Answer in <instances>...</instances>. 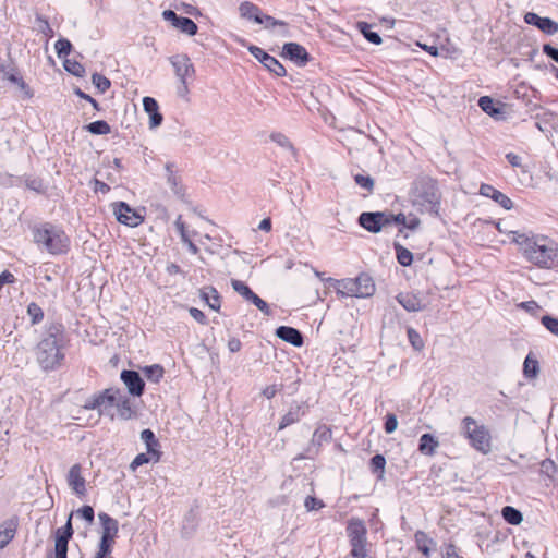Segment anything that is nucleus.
Instances as JSON below:
<instances>
[{
	"label": "nucleus",
	"mask_w": 558,
	"mask_h": 558,
	"mask_svg": "<svg viewBox=\"0 0 558 558\" xmlns=\"http://www.w3.org/2000/svg\"><path fill=\"white\" fill-rule=\"evenodd\" d=\"M269 72L281 77L287 74L284 66L272 56H269L262 63Z\"/></svg>",
	"instance_id": "nucleus-37"
},
{
	"label": "nucleus",
	"mask_w": 558,
	"mask_h": 558,
	"mask_svg": "<svg viewBox=\"0 0 558 558\" xmlns=\"http://www.w3.org/2000/svg\"><path fill=\"white\" fill-rule=\"evenodd\" d=\"M98 519L101 525V536L98 549L112 553L114 539L119 532V523L106 512L98 513Z\"/></svg>",
	"instance_id": "nucleus-8"
},
{
	"label": "nucleus",
	"mask_w": 558,
	"mask_h": 558,
	"mask_svg": "<svg viewBox=\"0 0 558 558\" xmlns=\"http://www.w3.org/2000/svg\"><path fill=\"white\" fill-rule=\"evenodd\" d=\"M386 218L388 220L387 226L396 223V225H403L405 227L407 217L402 213L397 214V215H393L391 213H386Z\"/></svg>",
	"instance_id": "nucleus-59"
},
{
	"label": "nucleus",
	"mask_w": 558,
	"mask_h": 558,
	"mask_svg": "<svg viewBox=\"0 0 558 558\" xmlns=\"http://www.w3.org/2000/svg\"><path fill=\"white\" fill-rule=\"evenodd\" d=\"M513 242L524 258L539 268L558 267V244L547 236L514 231Z\"/></svg>",
	"instance_id": "nucleus-1"
},
{
	"label": "nucleus",
	"mask_w": 558,
	"mask_h": 558,
	"mask_svg": "<svg viewBox=\"0 0 558 558\" xmlns=\"http://www.w3.org/2000/svg\"><path fill=\"white\" fill-rule=\"evenodd\" d=\"M398 427V420L393 413H388L385 417L384 429L387 434H392Z\"/></svg>",
	"instance_id": "nucleus-54"
},
{
	"label": "nucleus",
	"mask_w": 558,
	"mask_h": 558,
	"mask_svg": "<svg viewBox=\"0 0 558 558\" xmlns=\"http://www.w3.org/2000/svg\"><path fill=\"white\" fill-rule=\"evenodd\" d=\"M541 323L548 331L558 336V318L553 317L550 315H544L541 318Z\"/></svg>",
	"instance_id": "nucleus-49"
},
{
	"label": "nucleus",
	"mask_w": 558,
	"mask_h": 558,
	"mask_svg": "<svg viewBox=\"0 0 558 558\" xmlns=\"http://www.w3.org/2000/svg\"><path fill=\"white\" fill-rule=\"evenodd\" d=\"M414 205L422 207L430 214L438 215L440 208V193L435 180L422 177L415 180L412 187Z\"/></svg>",
	"instance_id": "nucleus-4"
},
{
	"label": "nucleus",
	"mask_w": 558,
	"mask_h": 558,
	"mask_svg": "<svg viewBox=\"0 0 558 558\" xmlns=\"http://www.w3.org/2000/svg\"><path fill=\"white\" fill-rule=\"evenodd\" d=\"M504 520L512 525H518L523 521V514L520 510L511 506H505L501 510Z\"/></svg>",
	"instance_id": "nucleus-32"
},
{
	"label": "nucleus",
	"mask_w": 558,
	"mask_h": 558,
	"mask_svg": "<svg viewBox=\"0 0 558 558\" xmlns=\"http://www.w3.org/2000/svg\"><path fill=\"white\" fill-rule=\"evenodd\" d=\"M202 299L214 311H219L221 306L220 295L214 287H207L202 291Z\"/></svg>",
	"instance_id": "nucleus-29"
},
{
	"label": "nucleus",
	"mask_w": 558,
	"mask_h": 558,
	"mask_svg": "<svg viewBox=\"0 0 558 558\" xmlns=\"http://www.w3.org/2000/svg\"><path fill=\"white\" fill-rule=\"evenodd\" d=\"M478 107L488 116L498 118L502 113L501 109L495 104L494 99L489 96H482L478 99Z\"/></svg>",
	"instance_id": "nucleus-31"
},
{
	"label": "nucleus",
	"mask_w": 558,
	"mask_h": 558,
	"mask_svg": "<svg viewBox=\"0 0 558 558\" xmlns=\"http://www.w3.org/2000/svg\"><path fill=\"white\" fill-rule=\"evenodd\" d=\"M143 107L145 112L149 116V128L155 129L161 125L163 121L162 114L159 112V106L155 98L144 97Z\"/></svg>",
	"instance_id": "nucleus-20"
},
{
	"label": "nucleus",
	"mask_w": 558,
	"mask_h": 558,
	"mask_svg": "<svg viewBox=\"0 0 558 558\" xmlns=\"http://www.w3.org/2000/svg\"><path fill=\"white\" fill-rule=\"evenodd\" d=\"M276 336L294 347L303 345L304 338L300 330L290 326H280L276 329Z\"/></svg>",
	"instance_id": "nucleus-25"
},
{
	"label": "nucleus",
	"mask_w": 558,
	"mask_h": 558,
	"mask_svg": "<svg viewBox=\"0 0 558 558\" xmlns=\"http://www.w3.org/2000/svg\"><path fill=\"white\" fill-rule=\"evenodd\" d=\"M442 558H461V557L458 555L456 546L450 544L447 546Z\"/></svg>",
	"instance_id": "nucleus-64"
},
{
	"label": "nucleus",
	"mask_w": 558,
	"mask_h": 558,
	"mask_svg": "<svg viewBox=\"0 0 558 558\" xmlns=\"http://www.w3.org/2000/svg\"><path fill=\"white\" fill-rule=\"evenodd\" d=\"M345 531L351 546L349 556L353 558H367V529L364 521L356 518L350 519Z\"/></svg>",
	"instance_id": "nucleus-6"
},
{
	"label": "nucleus",
	"mask_w": 558,
	"mask_h": 558,
	"mask_svg": "<svg viewBox=\"0 0 558 558\" xmlns=\"http://www.w3.org/2000/svg\"><path fill=\"white\" fill-rule=\"evenodd\" d=\"M357 220L361 227L372 233H378L388 222L386 211H364Z\"/></svg>",
	"instance_id": "nucleus-13"
},
{
	"label": "nucleus",
	"mask_w": 558,
	"mask_h": 558,
	"mask_svg": "<svg viewBox=\"0 0 558 558\" xmlns=\"http://www.w3.org/2000/svg\"><path fill=\"white\" fill-rule=\"evenodd\" d=\"M72 515L70 513L64 526L59 527L54 535V558H68V544L73 536Z\"/></svg>",
	"instance_id": "nucleus-9"
},
{
	"label": "nucleus",
	"mask_w": 558,
	"mask_h": 558,
	"mask_svg": "<svg viewBox=\"0 0 558 558\" xmlns=\"http://www.w3.org/2000/svg\"><path fill=\"white\" fill-rule=\"evenodd\" d=\"M114 215L120 223L132 228L140 226L144 221V217L125 202L116 204Z\"/></svg>",
	"instance_id": "nucleus-12"
},
{
	"label": "nucleus",
	"mask_w": 558,
	"mask_h": 558,
	"mask_svg": "<svg viewBox=\"0 0 558 558\" xmlns=\"http://www.w3.org/2000/svg\"><path fill=\"white\" fill-rule=\"evenodd\" d=\"M239 11L242 17L253 20L257 24H263V13L256 4L244 1L240 4Z\"/></svg>",
	"instance_id": "nucleus-27"
},
{
	"label": "nucleus",
	"mask_w": 558,
	"mask_h": 558,
	"mask_svg": "<svg viewBox=\"0 0 558 558\" xmlns=\"http://www.w3.org/2000/svg\"><path fill=\"white\" fill-rule=\"evenodd\" d=\"M386 459L383 454H375L371 458L369 466L372 472L379 473L378 478H383L385 472Z\"/></svg>",
	"instance_id": "nucleus-42"
},
{
	"label": "nucleus",
	"mask_w": 558,
	"mask_h": 558,
	"mask_svg": "<svg viewBox=\"0 0 558 558\" xmlns=\"http://www.w3.org/2000/svg\"><path fill=\"white\" fill-rule=\"evenodd\" d=\"M143 372L145 377L153 383H159L163 377V368L158 364L146 366Z\"/></svg>",
	"instance_id": "nucleus-39"
},
{
	"label": "nucleus",
	"mask_w": 558,
	"mask_h": 558,
	"mask_svg": "<svg viewBox=\"0 0 558 558\" xmlns=\"http://www.w3.org/2000/svg\"><path fill=\"white\" fill-rule=\"evenodd\" d=\"M27 315L31 318V324L32 325H37V324H39L44 319V311L35 302H31L27 305Z\"/></svg>",
	"instance_id": "nucleus-41"
},
{
	"label": "nucleus",
	"mask_w": 558,
	"mask_h": 558,
	"mask_svg": "<svg viewBox=\"0 0 558 558\" xmlns=\"http://www.w3.org/2000/svg\"><path fill=\"white\" fill-rule=\"evenodd\" d=\"M33 242L40 251L52 255L66 253L70 246V239L63 229L51 222H41L31 228Z\"/></svg>",
	"instance_id": "nucleus-3"
},
{
	"label": "nucleus",
	"mask_w": 558,
	"mask_h": 558,
	"mask_svg": "<svg viewBox=\"0 0 558 558\" xmlns=\"http://www.w3.org/2000/svg\"><path fill=\"white\" fill-rule=\"evenodd\" d=\"M189 312H190V315H191V316H192L196 322H198L199 324H202V325H206V324H207V318H206L205 314H204L201 310H198V308H196V307H191V308L189 310Z\"/></svg>",
	"instance_id": "nucleus-61"
},
{
	"label": "nucleus",
	"mask_w": 558,
	"mask_h": 558,
	"mask_svg": "<svg viewBox=\"0 0 558 558\" xmlns=\"http://www.w3.org/2000/svg\"><path fill=\"white\" fill-rule=\"evenodd\" d=\"M328 283L337 289V294L355 298H369L375 292V283L373 278L367 274H361L356 278L337 280L333 278L327 279Z\"/></svg>",
	"instance_id": "nucleus-5"
},
{
	"label": "nucleus",
	"mask_w": 558,
	"mask_h": 558,
	"mask_svg": "<svg viewBox=\"0 0 558 558\" xmlns=\"http://www.w3.org/2000/svg\"><path fill=\"white\" fill-rule=\"evenodd\" d=\"M170 63L172 64L175 75L180 80V83L183 85L184 90L187 89L186 78L193 76L195 73V69L193 63L191 62L187 54H175L170 58Z\"/></svg>",
	"instance_id": "nucleus-11"
},
{
	"label": "nucleus",
	"mask_w": 558,
	"mask_h": 558,
	"mask_svg": "<svg viewBox=\"0 0 558 558\" xmlns=\"http://www.w3.org/2000/svg\"><path fill=\"white\" fill-rule=\"evenodd\" d=\"M153 457L148 453H138L130 464V469L135 471L138 466L148 463Z\"/></svg>",
	"instance_id": "nucleus-56"
},
{
	"label": "nucleus",
	"mask_w": 558,
	"mask_h": 558,
	"mask_svg": "<svg viewBox=\"0 0 558 558\" xmlns=\"http://www.w3.org/2000/svg\"><path fill=\"white\" fill-rule=\"evenodd\" d=\"M63 65L64 69L74 76L82 77L85 73L84 66L75 60L65 59Z\"/></svg>",
	"instance_id": "nucleus-45"
},
{
	"label": "nucleus",
	"mask_w": 558,
	"mask_h": 558,
	"mask_svg": "<svg viewBox=\"0 0 558 558\" xmlns=\"http://www.w3.org/2000/svg\"><path fill=\"white\" fill-rule=\"evenodd\" d=\"M331 439V429L326 425L318 426L312 437V445L322 446L324 442H328Z\"/></svg>",
	"instance_id": "nucleus-34"
},
{
	"label": "nucleus",
	"mask_w": 558,
	"mask_h": 558,
	"mask_svg": "<svg viewBox=\"0 0 558 558\" xmlns=\"http://www.w3.org/2000/svg\"><path fill=\"white\" fill-rule=\"evenodd\" d=\"M393 248L396 251L397 260L402 266H410L413 262V254L402 246L400 243H395Z\"/></svg>",
	"instance_id": "nucleus-36"
},
{
	"label": "nucleus",
	"mask_w": 558,
	"mask_h": 558,
	"mask_svg": "<svg viewBox=\"0 0 558 558\" xmlns=\"http://www.w3.org/2000/svg\"><path fill=\"white\" fill-rule=\"evenodd\" d=\"M354 181L360 187L365 189L369 192L374 187V180L369 175H364V174H360V173L355 174Z\"/></svg>",
	"instance_id": "nucleus-52"
},
{
	"label": "nucleus",
	"mask_w": 558,
	"mask_h": 558,
	"mask_svg": "<svg viewBox=\"0 0 558 558\" xmlns=\"http://www.w3.org/2000/svg\"><path fill=\"white\" fill-rule=\"evenodd\" d=\"M557 471L555 462L550 459H545L541 462L539 472L548 477H554Z\"/></svg>",
	"instance_id": "nucleus-51"
},
{
	"label": "nucleus",
	"mask_w": 558,
	"mask_h": 558,
	"mask_svg": "<svg viewBox=\"0 0 558 558\" xmlns=\"http://www.w3.org/2000/svg\"><path fill=\"white\" fill-rule=\"evenodd\" d=\"M84 129L94 135H107L111 132L110 125L105 120L90 122Z\"/></svg>",
	"instance_id": "nucleus-35"
},
{
	"label": "nucleus",
	"mask_w": 558,
	"mask_h": 558,
	"mask_svg": "<svg viewBox=\"0 0 558 558\" xmlns=\"http://www.w3.org/2000/svg\"><path fill=\"white\" fill-rule=\"evenodd\" d=\"M231 286L234 289L235 292H238L244 300H248L250 298H253V290L243 281L232 279Z\"/></svg>",
	"instance_id": "nucleus-43"
},
{
	"label": "nucleus",
	"mask_w": 558,
	"mask_h": 558,
	"mask_svg": "<svg viewBox=\"0 0 558 558\" xmlns=\"http://www.w3.org/2000/svg\"><path fill=\"white\" fill-rule=\"evenodd\" d=\"M538 361L535 359H532L531 354H529L523 363V373L525 377L533 378L538 373Z\"/></svg>",
	"instance_id": "nucleus-40"
},
{
	"label": "nucleus",
	"mask_w": 558,
	"mask_h": 558,
	"mask_svg": "<svg viewBox=\"0 0 558 558\" xmlns=\"http://www.w3.org/2000/svg\"><path fill=\"white\" fill-rule=\"evenodd\" d=\"M174 168L175 166L173 162H167L165 165L167 184L174 196L181 201H186V189L182 183V177Z\"/></svg>",
	"instance_id": "nucleus-14"
},
{
	"label": "nucleus",
	"mask_w": 558,
	"mask_h": 558,
	"mask_svg": "<svg viewBox=\"0 0 558 558\" xmlns=\"http://www.w3.org/2000/svg\"><path fill=\"white\" fill-rule=\"evenodd\" d=\"M398 303L408 312H420L426 308L423 300L413 293L401 292L396 296Z\"/></svg>",
	"instance_id": "nucleus-23"
},
{
	"label": "nucleus",
	"mask_w": 558,
	"mask_h": 558,
	"mask_svg": "<svg viewBox=\"0 0 558 558\" xmlns=\"http://www.w3.org/2000/svg\"><path fill=\"white\" fill-rule=\"evenodd\" d=\"M80 98L88 101L89 104H92V106L94 107V109L96 110H100V106L99 104L93 98L90 97L88 94L84 93L83 90H81L80 88H76L75 92H74Z\"/></svg>",
	"instance_id": "nucleus-62"
},
{
	"label": "nucleus",
	"mask_w": 558,
	"mask_h": 558,
	"mask_svg": "<svg viewBox=\"0 0 558 558\" xmlns=\"http://www.w3.org/2000/svg\"><path fill=\"white\" fill-rule=\"evenodd\" d=\"M92 83L100 93L107 92L111 86L110 80L99 73L92 75Z\"/></svg>",
	"instance_id": "nucleus-44"
},
{
	"label": "nucleus",
	"mask_w": 558,
	"mask_h": 558,
	"mask_svg": "<svg viewBox=\"0 0 558 558\" xmlns=\"http://www.w3.org/2000/svg\"><path fill=\"white\" fill-rule=\"evenodd\" d=\"M19 527V518L13 515L0 523V549H3L14 538Z\"/></svg>",
	"instance_id": "nucleus-19"
},
{
	"label": "nucleus",
	"mask_w": 558,
	"mask_h": 558,
	"mask_svg": "<svg viewBox=\"0 0 558 558\" xmlns=\"http://www.w3.org/2000/svg\"><path fill=\"white\" fill-rule=\"evenodd\" d=\"M120 377L132 396L140 397L143 395L145 383L138 372L124 369L121 372Z\"/></svg>",
	"instance_id": "nucleus-18"
},
{
	"label": "nucleus",
	"mask_w": 558,
	"mask_h": 558,
	"mask_svg": "<svg viewBox=\"0 0 558 558\" xmlns=\"http://www.w3.org/2000/svg\"><path fill=\"white\" fill-rule=\"evenodd\" d=\"M304 506L308 511L312 510H318L324 507V504L322 500L317 499L313 496H307L304 501Z\"/></svg>",
	"instance_id": "nucleus-58"
},
{
	"label": "nucleus",
	"mask_w": 558,
	"mask_h": 558,
	"mask_svg": "<svg viewBox=\"0 0 558 558\" xmlns=\"http://www.w3.org/2000/svg\"><path fill=\"white\" fill-rule=\"evenodd\" d=\"M25 185L27 189L36 192V193H43L44 192V184L43 180L36 177H27L25 179Z\"/></svg>",
	"instance_id": "nucleus-53"
},
{
	"label": "nucleus",
	"mask_w": 558,
	"mask_h": 558,
	"mask_svg": "<svg viewBox=\"0 0 558 558\" xmlns=\"http://www.w3.org/2000/svg\"><path fill=\"white\" fill-rule=\"evenodd\" d=\"M463 429L473 448L483 453L490 450V435L484 425H478L473 417L466 416L463 418Z\"/></svg>",
	"instance_id": "nucleus-7"
},
{
	"label": "nucleus",
	"mask_w": 558,
	"mask_h": 558,
	"mask_svg": "<svg viewBox=\"0 0 558 558\" xmlns=\"http://www.w3.org/2000/svg\"><path fill=\"white\" fill-rule=\"evenodd\" d=\"M120 395L119 389H105L101 393L94 396L86 404L85 408L88 410L106 409L107 407H113L117 397Z\"/></svg>",
	"instance_id": "nucleus-16"
},
{
	"label": "nucleus",
	"mask_w": 558,
	"mask_h": 558,
	"mask_svg": "<svg viewBox=\"0 0 558 558\" xmlns=\"http://www.w3.org/2000/svg\"><path fill=\"white\" fill-rule=\"evenodd\" d=\"M141 439L146 445V449L148 453L153 457L154 462H158L161 457V452L159 451V440L156 438L154 432L149 428L142 430Z\"/></svg>",
	"instance_id": "nucleus-26"
},
{
	"label": "nucleus",
	"mask_w": 558,
	"mask_h": 558,
	"mask_svg": "<svg viewBox=\"0 0 558 558\" xmlns=\"http://www.w3.org/2000/svg\"><path fill=\"white\" fill-rule=\"evenodd\" d=\"M68 484L72 490L78 496L83 497L86 494L85 478L81 475V465L74 464L68 474Z\"/></svg>",
	"instance_id": "nucleus-22"
},
{
	"label": "nucleus",
	"mask_w": 558,
	"mask_h": 558,
	"mask_svg": "<svg viewBox=\"0 0 558 558\" xmlns=\"http://www.w3.org/2000/svg\"><path fill=\"white\" fill-rule=\"evenodd\" d=\"M414 538H415V543H416V546H417V549L425 556V557H429L430 556V548H429V545L430 544H435L433 542L432 538H429L427 536L426 533H424L423 531H417L414 535Z\"/></svg>",
	"instance_id": "nucleus-33"
},
{
	"label": "nucleus",
	"mask_w": 558,
	"mask_h": 558,
	"mask_svg": "<svg viewBox=\"0 0 558 558\" xmlns=\"http://www.w3.org/2000/svg\"><path fill=\"white\" fill-rule=\"evenodd\" d=\"M281 56L299 66H304L311 58L306 49L296 43H286L282 47Z\"/></svg>",
	"instance_id": "nucleus-15"
},
{
	"label": "nucleus",
	"mask_w": 558,
	"mask_h": 558,
	"mask_svg": "<svg viewBox=\"0 0 558 558\" xmlns=\"http://www.w3.org/2000/svg\"><path fill=\"white\" fill-rule=\"evenodd\" d=\"M506 159L508 160V162L512 166V167H521L522 166V159L519 155L514 154V153H508L506 155Z\"/></svg>",
	"instance_id": "nucleus-63"
},
{
	"label": "nucleus",
	"mask_w": 558,
	"mask_h": 558,
	"mask_svg": "<svg viewBox=\"0 0 558 558\" xmlns=\"http://www.w3.org/2000/svg\"><path fill=\"white\" fill-rule=\"evenodd\" d=\"M250 53L256 58L260 63H263L265 61L266 58H268L270 54L267 53L265 50H263L262 48L257 47V46H254V45H250L247 47Z\"/></svg>",
	"instance_id": "nucleus-57"
},
{
	"label": "nucleus",
	"mask_w": 558,
	"mask_h": 558,
	"mask_svg": "<svg viewBox=\"0 0 558 558\" xmlns=\"http://www.w3.org/2000/svg\"><path fill=\"white\" fill-rule=\"evenodd\" d=\"M408 339L414 350L421 351L424 348V341L421 335L412 327L407 330Z\"/></svg>",
	"instance_id": "nucleus-46"
},
{
	"label": "nucleus",
	"mask_w": 558,
	"mask_h": 558,
	"mask_svg": "<svg viewBox=\"0 0 558 558\" xmlns=\"http://www.w3.org/2000/svg\"><path fill=\"white\" fill-rule=\"evenodd\" d=\"M56 52L59 58L68 56L72 50V44L66 38H59L54 44Z\"/></svg>",
	"instance_id": "nucleus-47"
},
{
	"label": "nucleus",
	"mask_w": 558,
	"mask_h": 558,
	"mask_svg": "<svg viewBox=\"0 0 558 558\" xmlns=\"http://www.w3.org/2000/svg\"><path fill=\"white\" fill-rule=\"evenodd\" d=\"M162 17L165 21L170 22L174 28L179 29L183 34L189 36H194L197 34L198 26L190 17L180 16L172 10H165L162 12Z\"/></svg>",
	"instance_id": "nucleus-10"
},
{
	"label": "nucleus",
	"mask_w": 558,
	"mask_h": 558,
	"mask_svg": "<svg viewBox=\"0 0 558 558\" xmlns=\"http://www.w3.org/2000/svg\"><path fill=\"white\" fill-rule=\"evenodd\" d=\"M76 514L92 524L94 522L95 512L92 506H83L76 511Z\"/></svg>",
	"instance_id": "nucleus-55"
},
{
	"label": "nucleus",
	"mask_w": 558,
	"mask_h": 558,
	"mask_svg": "<svg viewBox=\"0 0 558 558\" xmlns=\"http://www.w3.org/2000/svg\"><path fill=\"white\" fill-rule=\"evenodd\" d=\"M247 302L254 304L264 315L269 316L271 314L267 302L260 299L255 292L253 293V298H250Z\"/></svg>",
	"instance_id": "nucleus-50"
},
{
	"label": "nucleus",
	"mask_w": 558,
	"mask_h": 558,
	"mask_svg": "<svg viewBox=\"0 0 558 558\" xmlns=\"http://www.w3.org/2000/svg\"><path fill=\"white\" fill-rule=\"evenodd\" d=\"M118 409V414L123 420L131 418L133 414V410L131 408L130 399L120 392V395L117 397V400L114 404Z\"/></svg>",
	"instance_id": "nucleus-30"
},
{
	"label": "nucleus",
	"mask_w": 558,
	"mask_h": 558,
	"mask_svg": "<svg viewBox=\"0 0 558 558\" xmlns=\"http://www.w3.org/2000/svg\"><path fill=\"white\" fill-rule=\"evenodd\" d=\"M306 409V405L303 403H292L288 412L282 416L279 429H284L286 427L299 422L301 417L305 415Z\"/></svg>",
	"instance_id": "nucleus-24"
},
{
	"label": "nucleus",
	"mask_w": 558,
	"mask_h": 558,
	"mask_svg": "<svg viewBox=\"0 0 558 558\" xmlns=\"http://www.w3.org/2000/svg\"><path fill=\"white\" fill-rule=\"evenodd\" d=\"M357 26L367 41L374 45L381 44L380 35L377 32L372 31L371 26L366 22H360Z\"/></svg>",
	"instance_id": "nucleus-38"
},
{
	"label": "nucleus",
	"mask_w": 558,
	"mask_h": 558,
	"mask_svg": "<svg viewBox=\"0 0 558 558\" xmlns=\"http://www.w3.org/2000/svg\"><path fill=\"white\" fill-rule=\"evenodd\" d=\"M66 340L63 326L51 324L36 347V361L44 372L59 368L64 359Z\"/></svg>",
	"instance_id": "nucleus-2"
},
{
	"label": "nucleus",
	"mask_w": 558,
	"mask_h": 558,
	"mask_svg": "<svg viewBox=\"0 0 558 558\" xmlns=\"http://www.w3.org/2000/svg\"><path fill=\"white\" fill-rule=\"evenodd\" d=\"M270 140L272 142H275L276 144H278L279 146L283 147V148H287L289 150H291L293 154H294V147L292 145V143L289 141V138L282 134V133H272L270 135Z\"/></svg>",
	"instance_id": "nucleus-48"
},
{
	"label": "nucleus",
	"mask_w": 558,
	"mask_h": 558,
	"mask_svg": "<svg viewBox=\"0 0 558 558\" xmlns=\"http://www.w3.org/2000/svg\"><path fill=\"white\" fill-rule=\"evenodd\" d=\"M543 52L548 57L550 58L553 61H555L556 63H558V48L549 45V44H545L543 46Z\"/></svg>",
	"instance_id": "nucleus-60"
},
{
	"label": "nucleus",
	"mask_w": 558,
	"mask_h": 558,
	"mask_svg": "<svg viewBox=\"0 0 558 558\" xmlns=\"http://www.w3.org/2000/svg\"><path fill=\"white\" fill-rule=\"evenodd\" d=\"M438 445V440L432 434H423L420 438L418 451L425 456H433Z\"/></svg>",
	"instance_id": "nucleus-28"
},
{
	"label": "nucleus",
	"mask_w": 558,
	"mask_h": 558,
	"mask_svg": "<svg viewBox=\"0 0 558 558\" xmlns=\"http://www.w3.org/2000/svg\"><path fill=\"white\" fill-rule=\"evenodd\" d=\"M524 22L533 25L546 35H554L558 33V23L550 17H542L534 12H527L524 15Z\"/></svg>",
	"instance_id": "nucleus-17"
},
{
	"label": "nucleus",
	"mask_w": 558,
	"mask_h": 558,
	"mask_svg": "<svg viewBox=\"0 0 558 558\" xmlns=\"http://www.w3.org/2000/svg\"><path fill=\"white\" fill-rule=\"evenodd\" d=\"M480 194L482 196L494 199L497 204L507 210L511 209L513 206L512 201L507 195L489 184L483 183L480 187Z\"/></svg>",
	"instance_id": "nucleus-21"
}]
</instances>
